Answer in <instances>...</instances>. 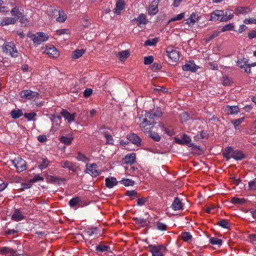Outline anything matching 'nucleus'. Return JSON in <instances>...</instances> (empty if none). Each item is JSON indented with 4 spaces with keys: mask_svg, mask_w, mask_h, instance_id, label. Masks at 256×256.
<instances>
[{
    "mask_svg": "<svg viewBox=\"0 0 256 256\" xmlns=\"http://www.w3.org/2000/svg\"><path fill=\"white\" fill-rule=\"evenodd\" d=\"M140 127L144 132L148 133L149 136L155 142H160L161 137L158 133L152 132L154 126L156 124L155 120L152 118H150V120H148V118H139Z\"/></svg>",
    "mask_w": 256,
    "mask_h": 256,
    "instance_id": "nucleus-1",
    "label": "nucleus"
},
{
    "mask_svg": "<svg viewBox=\"0 0 256 256\" xmlns=\"http://www.w3.org/2000/svg\"><path fill=\"white\" fill-rule=\"evenodd\" d=\"M28 37L31 38L36 45H40L48 39V34L42 32H36L35 34L30 32L28 34Z\"/></svg>",
    "mask_w": 256,
    "mask_h": 256,
    "instance_id": "nucleus-2",
    "label": "nucleus"
},
{
    "mask_svg": "<svg viewBox=\"0 0 256 256\" xmlns=\"http://www.w3.org/2000/svg\"><path fill=\"white\" fill-rule=\"evenodd\" d=\"M61 168L67 169L70 171L76 172L80 170L79 164L76 162H72L68 160H63L60 162Z\"/></svg>",
    "mask_w": 256,
    "mask_h": 256,
    "instance_id": "nucleus-3",
    "label": "nucleus"
},
{
    "mask_svg": "<svg viewBox=\"0 0 256 256\" xmlns=\"http://www.w3.org/2000/svg\"><path fill=\"white\" fill-rule=\"evenodd\" d=\"M98 165L95 163L87 164L86 165L85 173L88 174L92 177H96L100 174V170L97 169Z\"/></svg>",
    "mask_w": 256,
    "mask_h": 256,
    "instance_id": "nucleus-4",
    "label": "nucleus"
},
{
    "mask_svg": "<svg viewBox=\"0 0 256 256\" xmlns=\"http://www.w3.org/2000/svg\"><path fill=\"white\" fill-rule=\"evenodd\" d=\"M4 48L3 52L10 54L12 57H16L18 52L17 50L15 44L12 42H5L4 44Z\"/></svg>",
    "mask_w": 256,
    "mask_h": 256,
    "instance_id": "nucleus-5",
    "label": "nucleus"
},
{
    "mask_svg": "<svg viewBox=\"0 0 256 256\" xmlns=\"http://www.w3.org/2000/svg\"><path fill=\"white\" fill-rule=\"evenodd\" d=\"M12 162L18 172H23L26 169V162L21 158H16Z\"/></svg>",
    "mask_w": 256,
    "mask_h": 256,
    "instance_id": "nucleus-6",
    "label": "nucleus"
},
{
    "mask_svg": "<svg viewBox=\"0 0 256 256\" xmlns=\"http://www.w3.org/2000/svg\"><path fill=\"white\" fill-rule=\"evenodd\" d=\"M166 56L174 62L180 59L179 52L173 46H169L166 49Z\"/></svg>",
    "mask_w": 256,
    "mask_h": 256,
    "instance_id": "nucleus-7",
    "label": "nucleus"
},
{
    "mask_svg": "<svg viewBox=\"0 0 256 256\" xmlns=\"http://www.w3.org/2000/svg\"><path fill=\"white\" fill-rule=\"evenodd\" d=\"M20 96L22 98H25L28 100L38 98L40 96L39 93L32 91L30 90H23L20 92Z\"/></svg>",
    "mask_w": 256,
    "mask_h": 256,
    "instance_id": "nucleus-8",
    "label": "nucleus"
},
{
    "mask_svg": "<svg viewBox=\"0 0 256 256\" xmlns=\"http://www.w3.org/2000/svg\"><path fill=\"white\" fill-rule=\"evenodd\" d=\"M237 66H240L241 68L244 70V72L248 74H250L251 72V69L250 66V63L248 60L246 58H243L242 59L238 60L236 62Z\"/></svg>",
    "mask_w": 256,
    "mask_h": 256,
    "instance_id": "nucleus-9",
    "label": "nucleus"
},
{
    "mask_svg": "<svg viewBox=\"0 0 256 256\" xmlns=\"http://www.w3.org/2000/svg\"><path fill=\"white\" fill-rule=\"evenodd\" d=\"M224 11L222 10H216L212 12L210 14V20L216 21L220 20L221 22H224L222 20V17H224Z\"/></svg>",
    "mask_w": 256,
    "mask_h": 256,
    "instance_id": "nucleus-10",
    "label": "nucleus"
},
{
    "mask_svg": "<svg viewBox=\"0 0 256 256\" xmlns=\"http://www.w3.org/2000/svg\"><path fill=\"white\" fill-rule=\"evenodd\" d=\"M199 68V66H196L193 62L190 61L182 66V69L184 71L190 72H195Z\"/></svg>",
    "mask_w": 256,
    "mask_h": 256,
    "instance_id": "nucleus-11",
    "label": "nucleus"
},
{
    "mask_svg": "<svg viewBox=\"0 0 256 256\" xmlns=\"http://www.w3.org/2000/svg\"><path fill=\"white\" fill-rule=\"evenodd\" d=\"M44 52L52 58H57L59 56L58 52L53 46H46Z\"/></svg>",
    "mask_w": 256,
    "mask_h": 256,
    "instance_id": "nucleus-12",
    "label": "nucleus"
},
{
    "mask_svg": "<svg viewBox=\"0 0 256 256\" xmlns=\"http://www.w3.org/2000/svg\"><path fill=\"white\" fill-rule=\"evenodd\" d=\"M60 114L63 116L68 122L70 123L75 120L76 114H70L67 110L62 109Z\"/></svg>",
    "mask_w": 256,
    "mask_h": 256,
    "instance_id": "nucleus-13",
    "label": "nucleus"
},
{
    "mask_svg": "<svg viewBox=\"0 0 256 256\" xmlns=\"http://www.w3.org/2000/svg\"><path fill=\"white\" fill-rule=\"evenodd\" d=\"M134 20H136V22L137 26L139 27H142L143 26H145L148 22V20L146 19V15L144 14H140Z\"/></svg>",
    "mask_w": 256,
    "mask_h": 256,
    "instance_id": "nucleus-14",
    "label": "nucleus"
},
{
    "mask_svg": "<svg viewBox=\"0 0 256 256\" xmlns=\"http://www.w3.org/2000/svg\"><path fill=\"white\" fill-rule=\"evenodd\" d=\"M127 138L132 144H136L137 146H140L141 144V139L136 134L131 133L128 134Z\"/></svg>",
    "mask_w": 256,
    "mask_h": 256,
    "instance_id": "nucleus-15",
    "label": "nucleus"
},
{
    "mask_svg": "<svg viewBox=\"0 0 256 256\" xmlns=\"http://www.w3.org/2000/svg\"><path fill=\"white\" fill-rule=\"evenodd\" d=\"M148 248L149 251L152 253V256H164V254L160 251L161 248L160 246L150 245Z\"/></svg>",
    "mask_w": 256,
    "mask_h": 256,
    "instance_id": "nucleus-16",
    "label": "nucleus"
},
{
    "mask_svg": "<svg viewBox=\"0 0 256 256\" xmlns=\"http://www.w3.org/2000/svg\"><path fill=\"white\" fill-rule=\"evenodd\" d=\"M162 113L160 110V109H158V108L156 112H146L144 114V116H142L140 118H147L148 120H150V118H152L153 120H154V116L160 117L162 116Z\"/></svg>",
    "mask_w": 256,
    "mask_h": 256,
    "instance_id": "nucleus-17",
    "label": "nucleus"
},
{
    "mask_svg": "<svg viewBox=\"0 0 256 256\" xmlns=\"http://www.w3.org/2000/svg\"><path fill=\"white\" fill-rule=\"evenodd\" d=\"M184 204L178 197H176L171 205V208L174 210L182 209Z\"/></svg>",
    "mask_w": 256,
    "mask_h": 256,
    "instance_id": "nucleus-18",
    "label": "nucleus"
},
{
    "mask_svg": "<svg viewBox=\"0 0 256 256\" xmlns=\"http://www.w3.org/2000/svg\"><path fill=\"white\" fill-rule=\"evenodd\" d=\"M224 111L228 114L232 115L238 113L240 112V108L238 106H230L227 105L224 108Z\"/></svg>",
    "mask_w": 256,
    "mask_h": 256,
    "instance_id": "nucleus-19",
    "label": "nucleus"
},
{
    "mask_svg": "<svg viewBox=\"0 0 256 256\" xmlns=\"http://www.w3.org/2000/svg\"><path fill=\"white\" fill-rule=\"evenodd\" d=\"M208 136L209 134L206 131L202 130L197 133V134L194 136V138L196 141L202 142L204 140L208 139Z\"/></svg>",
    "mask_w": 256,
    "mask_h": 256,
    "instance_id": "nucleus-20",
    "label": "nucleus"
},
{
    "mask_svg": "<svg viewBox=\"0 0 256 256\" xmlns=\"http://www.w3.org/2000/svg\"><path fill=\"white\" fill-rule=\"evenodd\" d=\"M106 186L109 188H112L118 184V181L115 177L106 178L105 180Z\"/></svg>",
    "mask_w": 256,
    "mask_h": 256,
    "instance_id": "nucleus-21",
    "label": "nucleus"
},
{
    "mask_svg": "<svg viewBox=\"0 0 256 256\" xmlns=\"http://www.w3.org/2000/svg\"><path fill=\"white\" fill-rule=\"evenodd\" d=\"M0 252L2 254H8V256H14L16 252L12 248L4 246L0 248Z\"/></svg>",
    "mask_w": 256,
    "mask_h": 256,
    "instance_id": "nucleus-22",
    "label": "nucleus"
},
{
    "mask_svg": "<svg viewBox=\"0 0 256 256\" xmlns=\"http://www.w3.org/2000/svg\"><path fill=\"white\" fill-rule=\"evenodd\" d=\"M125 3L123 0H118L116 4V7L114 9V12L117 14H120L121 11L124 8Z\"/></svg>",
    "mask_w": 256,
    "mask_h": 256,
    "instance_id": "nucleus-23",
    "label": "nucleus"
},
{
    "mask_svg": "<svg viewBox=\"0 0 256 256\" xmlns=\"http://www.w3.org/2000/svg\"><path fill=\"white\" fill-rule=\"evenodd\" d=\"M24 216L18 209H15L14 214L12 216V220L14 221L18 222L24 220Z\"/></svg>",
    "mask_w": 256,
    "mask_h": 256,
    "instance_id": "nucleus-24",
    "label": "nucleus"
},
{
    "mask_svg": "<svg viewBox=\"0 0 256 256\" xmlns=\"http://www.w3.org/2000/svg\"><path fill=\"white\" fill-rule=\"evenodd\" d=\"M158 12V2L154 1L149 6L148 13L150 15H154Z\"/></svg>",
    "mask_w": 256,
    "mask_h": 256,
    "instance_id": "nucleus-25",
    "label": "nucleus"
},
{
    "mask_svg": "<svg viewBox=\"0 0 256 256\" xmlns=\"http://www.w3.org/2000/svg\"><path fill=\"white\" fill-rule=\"evenodd\" d=\"M233 148L230 146L226 147L222 153V156L226 159V161L229 160L232 158V155L234 152Z\"/></svg>",
    "mask_w": 256,
    "mask_h": 256,
    "instance_id": "nucleus-26",
    "label": "nucleus"
},
{
    "mask_svg": "<svg viewBox=\"0 0 256 256\" xmlns=\"http://www.w3.org/2000/svg\"><path fill=\"white\" fill-rule=\"evenodd\" d=\"M251 12V10L248 7L238 6L235 9V14L236 15L246 14Z\"/></svg>",
    "mask_w": 256,
    "mask_h": 256,
    "instance_id": "nucleus-27",
    "label": "nucleus"
},
{
    "mask_svg": "<svg viewBox=\"0 0 256 256\" xmlns=\"http://www.w3.org/2000/svg\"><path fill=\"white\" fill-rule=\"evenodd\" d=\"M48 179L50 182L58 184H60L62 182L66 180L65 178H62L59 176H49Z\"/></svg>",
    "mask_w": 256,
    "mask_h": 256,
    "instance_id": "nucleus-28",
    "label": "nucleus"
},
{
    "mask_svg": "<svg viewBox=\"0 0 256 256\" xmlns=\"http://www.w3.org/2000/svg\"><path fill=\"white\" fill-rule=\"evenodd\" d=\"M244 154L242 151L237 150H234L232 154V158L236 160H241L244 158Z\"/></svg>",
    "mask_w": 256,
    "mask_h": 256,
    "instance_id": "nucleus-29",
    "label": "nucleus"
},
{
    "mask_svg": "<svg viewBox=\"0 0 256 256\" xmlns=\"http://www.w3.org/2000/svg\"><path fill=\"white\" fill-rule=\"evenodd\" d=\"M224 17H222L223 21L226 22L232 20L234 17V12L232 10L227 9L226 12H224Z\"/></svg>",
    "mask_w": 256,
    "mask_h": 256,
    "instance_id": "nucleus-30",
    "label": "nucleus"
},
{
    "mask_svg": "<svg viewBox=\"0 0 256 256\" xmlns=\"http://www.w3.org/2000/svg\"><path fill=\"white\" fill-rule=\"evenodd\" d=\"M58 10H58L56 6H50L48 7L47 12L50 16L55 18L58 16Z\"/></svg>",
    "mask_w": 256,
    "mask_h": 256,
    "instance_id": "nucleus-31",
    "label": "nucleus"
},
{
    "mask_svg": "<svg viewBox=\"0 0 256 256\" xmlns=\"http://www.w3.org/2000/svg\"><path fill=\"white\" fill-rule=\"evenodd\" d=\"M124 163L132 164L136 162V154L134 153L126 155L124 158Z\"/></svg>",
    "mask_w": 256,
    "mask_h": 256,
    "instance_id": "nucleus-32",
    "label": "nucleus"
},
{
    "mask_svg": "<svg viewBox=\"0 0 256 256\" xmlns=\"http://www.w3.org/2000/svg\"><path fill=\"white\" fill-rule=\"evenodd\" d=\"M110 250V247L104 245L102 242H100V244L96 246V250L98 252H108Z\"/></svg>",
    "mask_w": 256,
    "mask_h": 256,
    "instance_id": "nucleus-33",
    "label": "nucleus"
},
{
    "mask_svg": "<svg viewBox=\"0 0 256 256\" xmlns=\"http://www.w3.org/2000/svg\"><path fill=\"white\" fill-rule=\"evenodd\" d=\"M10 114L12 118L15 120L20 118L24 114L22 110L20 109L13 110Z\"/></svg>",
    "mask_w": 256,
    "mask_h": 256,
    "instance_id": "nucleus-34",
    "label": "nucleus"
},
{
    "mask_svg": "<svg viewBox=\"0 0 256 256\" xmlns=\"http://www.w3.org/2000/svg\"><path fill=\"white\" fill-rule=\"evenodd\" d=\"M58 17L56 18V20L60 22H64L67 18L66 14L62 10H59L58 14Z\"/></svg>",
    "mask_w": 256,
    "mask_h": 256,
    "instance_id": "nucleus-35",
    "label": "nucleus"
},
{
    "mask_svg": "<svg viewBox=\"0 0 256 256\" xmlns=\"http://www.w3.org/2000/svg\"><path fill=\"white\" fill-rule=\"evenodd\" d=\"M84 49H76L72 52V58L74 59H77L82 56L85 52Z\"/></svg>",
    "mask_w": 256,
    "mask_h": 256,
    "instance_id": "nucleus-36",
    "label": "nucleus"
},
{
    "mask_svg": "<svg viewBox=\"0 0 256 256\" xmlns=\"http://www.w3.org/2000/svg\"><path fill=\"white\" fill-rule=\"evenodd\" d=\"M42 162L38 166V168L41 170L46 168L50 164V161L46 158H42Z\"/></svg>",
    "mask_w": 256,
    "mask_h": 256,
    "instance_id": "nucleus-37",
    "label": "nucleus"
},
{
    "mask_svg": "<svg viewBox=\"0 0 256 256\" xmlns=\"http://www.w3.org/2000/svg\"><path fill=\"white\" fill-rule=\"evenodd\" d=\"M73 140V138L72 136H62L60 138V141L64 144L69 145L70 144Z\"/></svg>",
    "mask_w": 256,
    "mask_h": 256,
    "instance_id": "nucleus-38",
    "label": "nucleus"
},
{
    "mask_svg": "<svg viewBox=\"0 0 256 256\" xmlns=\"http://www.w3.org/2000/svg\"><path fill=\"white\" fill-rule=\"evenodd\" d=\"M120 182L126 186H132L134 184L135 182L129 178H122Z\"/></svg>",
    "mask_w": 256,
    "mask_h": 256,
    "instance_id": "nucleus-39",
    "label": "nucleus"
},
{
    "mask_svg": "<svg viewBox=\"0 0 256 256\" xmlns=\"http://www.w3.org/2000/svg\"><path fill=\"white\" fill-rule=\"evenodd\" d=\"M217 225L222 228L230 229V226L228 221L225 219L220 220L217 223Z\"/></svg>",
    "mask_w": 256,
    "mask_h": 256,
    "instance_id": "nucleus-40",
    "label": "nucleus"
},
{
    "mask_svg": "<svg viewBox=\"0 0 256 256\" xmlns=\"http://www.w3.org/2000/svg\"><path fill=\"white\" fill-rule=\"evenodd\" d=\"M80 202V198L78 196H76L70 200L68 204L71 208H74Z\"/></svg>",
    "mask_w": 256,
    "mask_h": 256,
    "instance_id": "nucleus-41",
    "label": "nucleus"
},
{
    "mask_svg": "<svg viewBox=\"0 0 256 256\" xmlns=\"http://www.w3.org/2000/svg\"><path fill=\"white\" fill-rule=\"evenodd\" d=\"M156 226L158 230L161 231L166 230L168 228L166 224L160 221L156 222Z\"/></svg>",
    "mask_w": 256,
    "mask_h": 256,
    "instance_id": "nucleus-42",
    "label": "nucleus"
},
{
    "mask_svg": "<svg viewBox=\"0 0 256 256\" xmlns=\"http://www.w3.org/2000/svg\"><path fill=\"white\" fill-rule=\"evenodd\" d=\"M125 195L129 196L131 200H134L138 197V192L136 190H128L126 192Z\"/></svg>",
    "mask_w": 256,
    "mask_h": 256,
    "instance_id": "nucleus-43",
    "label": "nucleus"
},
{
    "mask_svg": "<svg viewBox=\"0 0 256 256\" xmlns=\"http://www.w3.org/2000/svg\"><path fill=\"white\" fill-rule=\"evenodd\" d=\"M133 220L135 222L136 224H140L142 226H146L148 225L146 223V219L138 218H132Z\"/></svg>",
    "mask_w": 256,
    "mask_h": 256,
    "instance_id": "nucleus-44",
    "label": "nucleus"
},
{
    "mask_svg": "<svg viewBox=\"0 0 256 256\" xmlns=\"http://www.w3.org/2000/svg\"><path fill=\"white\" fill-rule=\"evenodd\" d=\"M16 22V18H6L2 20V25H8L10 24H14Z\"/></svg>",
    "mask_w": 256,
    "mask_h": 256,
    "instance_id": "nucleus-45",
    "label": "nucleus"
},
{
    "mask_svg": "<svg viewBox=\"0 0 256 256\" xmlns=\"http://www.w3.org/2000/svg\"><path fill=\"white\" fill-rule=\"evenodd\" d=\"M182 239L186 242H188L192 238V236L189 232H182L181 234Z\"/></svg>",
    "mask_w": 256,
    "mask_h": 256,
    "instance_id": "nucleus-46",
    "label": "nucleus"
},
{
    "mask_svg": "<svg viewBox=\"0 0 256 256\" xmlns=\"http://www.w3.org/2000/svg\"><path fill=\"white\" fill-rule=\"evenodd\" d=\"M234 26L233 23H229L222 27L220 30V32L232 30H234Z\"/></svg>",
    "mask_w": 256,
    "mask_h": 256,
    "instance_id": "nucleus-47",
    "label": "nucleus"
},
{
    "mask_svg": "<svg viewBox=\"0 0 256 256\" xmlns=\"http://www.w3.org/2000/svg\"><path fill=\"white\" fill-rule=\"evenodd\" d=\"M188 24H194L198 20V17L196 14L192 13L190 16L186 20Z\"/></svg>",
    "mask_w": 256,
    "mask_h": 256,
    "instance_id": "nucleus-48",
    "label": "nucleus"
},
{
    "mask_svg": "<svg viewBox=\"0 0 256 256\" xmlns=\"http://www.w3.org/2000/svg\"><path fill=\"white\" fill-rule=\"evenodd\" d=\"M130 56V52L128 50H122L118 54L120 60L122 61L128 58Z\"/></svg>",
    "mask_w": 256,
    "mask_h": 256,
    "instance_id": "nucleus-49",
    "label": "nucleus"
},
{
    "mask_svg": "<svg viewBox=\"0 0 256 256\" xmlns=\"http://www.w3.org/2000/svg\"><path fill=\"white\" fill-rule=\"evenodd\" d=\"M222 240L216 237H212L210 239V242L213 245L221 246Z\"/></svg>",
    "mask_w": 256,
    "mask_h": 256,
    "instance_id": "nucleus-50",
    "label": "nucleus"
},
{
    "mask_svg": "<svg viewBox=\"0 0 256 256\" xmlns=\"http://www.w3.org/2000/svg\"><path fill=\"white\" fill-rule=\"evenodd\" d=\"M158 42V38H154L152 39H148L145 41V46H153L156 45Z\"/></svg>",
    "mask_w": 256,
    "mask_h": 256,
    "instance_id": "nucleus-51",
    "label": "nucleus"
},
{
    "mask_svg": "<svg viewBox=\"0 0 256 256\" xmlns=\"http://www.w3.org/2000/svg\"><path fill=\"white\" fill-rule=\"evenodd\" d=\"M245 202L246 200L244 198L234 197L231 200V202L234 204H243Z\"/></svg>",
    "mask_w": 256,
    "mask_h": 256,
    "instance_id": "nucleus-52",
    "label": "nucleus"
},
{
    "mask_svg": "<svg viewBox=\"0 0 256 256\" xmlns=\"http://www.w3.org/2000/svg\"><path fill=\"white\" fill-rule=\"evenodd\" d=\"M104 138H106V144H114V140L111 134L108 133L104 134Z\"/></svg>",
    "mask_w": 256,
    "mask_h": 256,
    "instance_id": "nucleus-53",
    "label": "nucleus"
},
{
    "mask_svg": "<svg viewBox=\"0 0 256 256\" xmlns=\"http://www.w3.org/2000/svg\"><path fill=\"white\" fill-rule=\"evenodd\" d=\"M76 158L78 160L82 162H86L88 160V158L80 152H78V156Z\"/></svg>",
    "mask_w": 256,
    "mask_h": 256,
    "instance_id": "nucleus-54",
    "label": "nucleus"
},
{
    "mask_svg": "<svg viewBox=\"0 0 256 256\" xmlns=\"http://www.w3.org/2000/svg\"><path fill=\"white\" fill-rule=\"evenodd\" d=\"M184 16V13H180L172 18L168 21V23H170L172 22H174L176 20H182Z\"/></svg>",
    "mask_w": 256,
    "mask_h": 256,
    "instance_id": "nucleus-55",
    "label": "nucleus"
},
{
    "mask_svg": "<svg viewBox=\"0 0 256 256\" xmlns=\"http://www.w3.org/2000/svg\"><path fill=\"white\" fill-rule=\"evenodd\" d=\"M125 168L126 172L128 174H133L136 170H138L136 167L132 166V164H130L129 166H126Z\"/></svg>",
    "mask_w": 256,
    "mask_h": 256,
    "instance_id": "nucleus-56",
    "label": "nucleus"
},
{
    "mask_svg": "<svg viewBox=\"0 0 256 256\" xmlns=\"http://www.w3.org/2000/svg\"><path fill=\"white\" fill-rule=\"evenodd\" d=\"M182 138L183 140L184 144L188 145H190L192 141L191 138L189 136H188L186 134H184L182 136Z\"/></svg>",
    "mask_w": 256,
    "mask_h": 256,
    "instance_id": "nucleus-57",
    "label": "nucleus"
},
{
    "mask_svg": "<svg viewBox=\"0 0 256 256\" xmlns=\"http://www.w3.org/2000/svg\"><path fill=\"white\" fill-rule=\"evenodd\" d=\"M244 120V118H242L237 120H235L232 121V124H233L236 129L238 128L239 126L243 122Z\"/></svg>",
    "mask_w": 256,
    "mask_h": 256,
    "instance_id": "nucleus-58",
    "label": "nucleus"
},
{
    "mask_svg": "<svg viewBox=\"0 0 256 256\" xmlns=\"http://www.w3.org/2000/svg\"><path fill=\"white\" fill-rule=\"evenodd\" d=\"M44 178L40 176L39 174L36 175L32 178L29 180L30 182L34 183L38 181H44Z\"/></svg>",
    "mask_w": 256,
    "mask_h": 256,
    "instance_id": "nucleus-59",
    "label": "nucleus"
},
{
    "mask_svg": "<svg viewBox=\"0 0 256 256\" xmlns=\"http://www.w3.org/2000/svg\"><path fill=\"white\" fill-rule=\"evenodd\" d=\"M11 14L12 16H17L20 18L21 15H22V13L20 12L18 10V8L16 7L14 8L11 10Z\"/></svg>",
    "mask_w": 256,
    "mask_h": 256,
    "instance_id": "nucleus-60",
    "label": "nucleus"
},
{
    "mask_svg": "<svg viewBox=\"0 0 256 256\" xmlns=\"http://www.w3.org/2000/svg\"><path fill=\"white\" fill-rule=\"evenodd\" d=\"M25 118L28 120L30 121L33 120V118L36 116V114L34 112L25 113L24 114Z\"/></svg>",
    "mask_w": 256,
    "mask_h": 256,
    "instance_id": "nucleus-61",
    "label": "nucleus"
},
{
    "mask_svg": "<svg viewBox=\"0 0 256 256\" xmlns=\"http://www.w3.org/2000/svg\"><path fill=\"white\" fill-rule=\"evenodd\" d=\"M148 198H142L137 200L136 204L138 206H142L148 201Z\"/></svg>",
    "mask_w": 256,
    "mask_h": 256,
    "instance_id": "nucleus-62",
    "label": "nucleus"
},
{
    "mask_svg": "<svg viewBox=\"0 0 256 256\" xmlns=\"http://www.w3.org/2000/svg\"><path fill=\"white\" fill-rule=\"evenodd\" d=\"M248 187L250 190H256V178L248 182Z\"/></svg>",
    "mask_w": 256,
    "mask_h": 256,
    "instance_id": "nucleus-63",
    "label": "nucleus"
},
{
    "mask_svg": "<svg viewBox=\"0 0 256 256\" xmlns=\"http://www.w3.org/2000/svg\"><path fill=\"white\" fill-rule=\"evenodd\" d=\"M154 62V57L152 56H146L144 58V64L148 65L152 64Z\"/></svg>",
    "mask_w": 256,
    "mask_h": 256,
    "instance_id": "nucleus-64",
    "label": "nucleus"
}]
</instances>
